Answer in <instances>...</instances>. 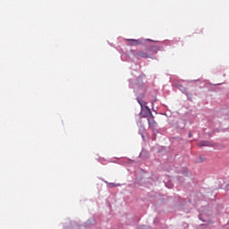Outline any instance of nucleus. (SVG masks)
Returning a JSON list of instances; mask_svg holds the SVG:
<instances>
[{"instance_id": "nucleus-13", "label": "nucleus", "mask_w": 229, "mask_h": 229, "mask_svg": "<svg viewBox=\"0 0 229 229\" xmlns=\"http://www.w3.org/2000/svg\"><path fill=\"white\" fill-rule=\"evenodd\" d=\"M182 174L184 175V176H187L189 174V172H187V170H183L182 172Z\"/></svg>"}, {"instance_id": "nucleus-6", "label": "nucleus", "mask_w": 229, "mask_h": 229, "mask_svg": "<svg viewBox=\"0 0 229 229\" xmlns=\"http://www.w3.org/2000/svg\"><path fill=\"white\" fill-rule=\"evenodd\" d=\"M174 86L175 89H179V90L182 92V94H185L188 98H191V94L187 91V88L183 87V85H182L181 83H175Z\"/></svg>"}, {"instance_id": "nucleus-9", "label": "nucleus", "mask_w": 229, "mask_h": 229, "mask_svg": "<svg viewBox=\"0 0 229 229\" xmlns=\"http://www.w3.org/2000/svg\"><path fill=\"white\" fill-rule=\"evenodd\" d=\"M136 101H138L139 105L141 106V110H144V105H146V102L142 100V98H144V96L140 97V93H139L138 95L136 94Z\"/></svg>"}, {"instance_id": "nucleus-18", "label": "nucleus", "mask_w": 229, "mask_h": 229, "mask_svg": "<svg viewBox=\"0 0 229 229\" xmlns=\"http://www.w3.org/2000/svg\"><path fill=\"white\" fill-rule=\"evenodd\" d=\"M157 218H155V219H154V223H157Z\"/></svg>"}, {"instance_id": "nucleus-11", "label": "nucleus", "mask_w": 229, "mask_h": 229, "mask_svg": "<svg viewBox=\"0 0 229 229\" xmlns=\"http://www.w3.org/2000/svg\"><path fill=\"white\" fill-rule=\"evenodd\" d=\"M106 183H107V184H108V187H111V188L117 187V185H116L114 182H106Z\"/></svg>"}, {"instance_id": "nucleus-16", "label": "nucleus", "mask_w": 229, "mask_h": 229, "mask_svg": "<svg viewBox=\"0 0 229 229\" xmlns=\"http://www.w3.org/2000/svg\"><path fill=\"white\" fill-rule=\"evenodd\" d=\"M188 137H189V139L192 138V133L189 132Z\"/></svg>"}, {"instance_id": "nucleus-3", "label": "nucleus", "mask_w": 229, "mask_h": 229, "mask_svg": "<svg viewBox=\"0 0 229 229\" xmlns=\"http://www.w3.org/2000/svg\"><path fill=\"white\" fill-rule=\"evenodd\" d=\"M125 42H128V46H144L146 42H158V41H154L151 40L150 38H139V39H133V38H129V39H124Z\"/></svg>"}, {"instance_id": "nucleus-5", "label": "nucleus", "mask_w": 229, "mask_h": 229, "mask_svg": "<svg viewBox=\"0 0 229 229\" xmlns=\"http://www.w3.org/2000/svg\"><path fill=\"white\" fill-rule=\"evenodd\" d=\"M140 115L143 119H146V118L151 119V117H153V113H151V109H149L148 106H145V109L143 110V113H140Z\"/></svg>"}, {"instance_id": "nucleus-15", "label": "nucleus", "mask_w": 229, "mask_h": 229, "mask_svg": "<svg viewBox=\"0 0 229 229\" xmlns=\"http://www.w3.org/2000/svg\"><path fill=\"white\" fill-rule=\"evenodd\" d=\"M133 162H135V161H133L131 159H128V164H133Z\"/></svg>"}, {"instance_id": "nucleus-14", "label": "nucleus", "mask_w": 229, "mask_h": 229, "mask_svg": "<svg viewBox=\"0 0 229 229\" xmlns=\"http://www.w3.org/2000/svg\"><path fill=\"white\" fill-rule=\"evenodd\" d=\"M199 219L200 221H202L203 223H205V220H204L203 218H201V215H199Z\"/></svg>"}, {"instance_id": "nucleus-1", "label": "nucleus", "mask_w": 229, "mask_h": 229, "mask_svg": "<svg viewBox=\"0 0 229 229\" xmlns=\"http://www.w3.org/2000/svg\"><path fill=\"white\" fill-rule=\"evenodd\" d=\"M131 69V74L136 79L134 81L133 79H129V89H133L134 93L137 95L140 93V97L145 96L146 83H148L146 74L140 72V64L137 63H132Z\"/></svg>"}, {"instance_id": "nucleus-8", "label": "nucleus", "mask_w": 229, "mask_h": 229, "mask_svg": "<svg viewBox=\"0 0 229 229\" xmlns=\"http://www.w3.org/2000/svg\"><path fill=\"white\" fill-rule=\"evenodd\" d=\"M149 51H151V53L157 54L158 53V51H164V47L162 46H152L149 47Z\"/></svg>"}, {"instance_id": "nucleus-4", "label": "nucleus", "mask_w": 229, "mask_h": 229, "mask_svg": "<svg viewBox=\"0 0 229 229\" xmlns=\"http://www.w3.org/2000/svg\"><path fill=\"white\" fill-rule=\"evenodd\" d=\"M148 126L150 129H152V131L154 133H158V123L155 121V116H152L151 118H148Z\"/></svg>"}, {"instance_id": "nucleus-10", "label": "nucleus", "mask_w": 229, "mask_h": 229, "mask_svg": "<svg viewBox=\"0 0 229 229\" xmlns=\"http://www.w3.org/2000/svg\"><path fill=\"white\" fill-rule=\"evenodd\" d=\"M87 223L88 225H94L96 223V220L94 218H89Z\"/></svg>"}, {"instance_id": "nucleus-2", "label": "nucleus", "mask_w": 229, "mask_h": 229, "mask_svg": "<svg viewBox=\"0 0 229 229\" xmlns=\"http://www.w3.org/2000/svg\"><path fill=\"white\" fill-rule=\"evenodd\" d=\"M133 56L134 58H151V55H149V54H148V52L145 51H140L137 52L135 50H131L130 54L127 53H123L121 55V58L123 60V62H132L133 58L131 57Z\"/></svg>"}, {"instance_id": "nucleus-17", "label": "nucleus", "mask_w": 229, "mask_h": 229, "mask_svg": "<svg viewBox=\"0 0 229 229\" xmlns=\"http://www.w3.org/2000/svg\"><path fill=\"white\" fill-rule=\"evenodd\" d=\"M116 187H121V183H115Z\"/></svg>"}, {"instance_id": "nucleus-19", "label": "nucleus", "mask_w": 229, "mask_h": 229, "mask_svg": "<svg viewBox=\"0 0 229 229\" xmlns=\"http://www.w3.org/2000/svg\"><path fill=\"white\" fill-rule=\"evenodd\" d=\"M141 137L144 138V134L143 133H141Z\"/></svg>"}, {"instance_id": "nucleus-7", "label": "nucleus", "mask_w": 229, "mask_h": 229, "mask_svg": "<svg viewBox=\"0 0 229 229\" xmlns=\"http://www.w3.org/2000/svg\"><path fill=\"white\" fill-rule=\"evenodd\" d=\"M199 148H212L214 146L209 140H201L198 143Z\"/></svg>"}, {"instance_id": "nucleus-12", "label": "nucleus", "mask_w": 229, "mask_h": 229, "mask_svg": "<svg viewBox=\"0 0 229 229\" xmlns=\"http://www.w3.org/2000/svg\"><path fill=\"white\" fill-rule=\"evenodd\" d=\"M98 162H100V164H103V165L106 164V163H105V162H106V161L105 160V158H100V159H98Z\"/></svg>"}]
</instances>
